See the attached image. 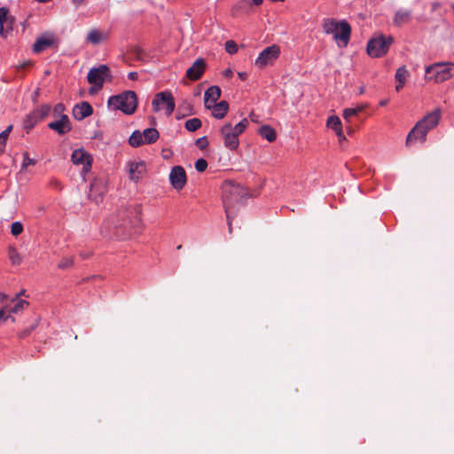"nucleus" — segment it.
<instances>
[{
  "instance_id": "29",
  "label": "nucleus",
  "mask_w": 454,
  "mask_h": 454,
  "mask_svg": "<svg viewBox=\"0 0 454 454\" xmlns=\"http://www.w3.org/2000/svg\"><path fill=\"white\" fill-rule=\"evenodd\" d=\"M12 125H9L4 131L0 133V156L4 153L6 142L9 137L11 131L12 130Z\"/></svg>"
},
{
  "instance_id": "5",
  "label": "nucleus",
  "mask_w": 454,
  "mask_h": 454,
  "mask_svg": "<svg viewBox=\"0 0 454 454\" xmlns=\"http://www.w3.org/2000/svg\"><path fill=\"white\" fill-rule=\"evenodd\" d=\"M108 106L111 111L120 110L122 114H134L137 106V94L132 90H126L112 96L108 99Z\"/></svg>"
},
{
  "instance_id": "51",
  "label": "nucleus",
  "mask_w": 454,
  "mask_h": 454,
  "mask_svg": "<svg viewBox=\"0 0 454 454\" xmlns=\"http://www.w3.org/2000/svg\"><path fill=\"white\" fill-rule=\"evenodd\" d=\"M31 65V62H24L21 66L19 67V68L24 69L30 67Z\"/></svg>"
},
{
  "instance_id": "34",
  "label": "nucleus",
  "mask_w": 454,
  "mask_h": 454,
  "mask_svg": "<svg viewBox=\"0 0 454 454\" xmlns=\"http://www.w3.org/2000/svg\"><path fill=\"white\" fill-rule=\"evenodd\" d=\"M129 53L132 56L133 59L137 60L142 59L144 55L143 50L137 45L132 46L129 49Z\"/></svg>"
},
{
  "instance_id": "59",
  "label": "nucleus",
  "mask_w": 454,
  "mask_h": 454,
  "mask_svg": "<svg viewBox=\"0 0 454 454\" xmlns=\"http://www.w3.org/2000/svg\"><path fill=\"white\" fill-rule=\"evenodd\" d=\"M438 5H439L438 4H433V9L435 10L438 7Z\"/></svg>"
},
{
  "instance_id": "39",
  "label": "nucleus",
  "mask_w": 454,
  "mask_h": 454,
  "mask_svg": "<svg viewBox=\"0 0 454 454\" xmlns=\"http://www.w3.org/2000/svg\"><path fill=\"white\" fill-rule=\"evenodd\" d=\"M207 168V162L204 159H199L195 161V169L198 172H204Z\"/></svg>"
},
{
  "instance_id": "49",
  "label": "nucleus",
  "mask_w": 454,
  "mask_h": 454,
  "mask_svg": "<svg viewBox=\"0 0 454 454\" xmlns=\"http://www.w3.org/2000/svg\"><path fill=\"white\" fill-rule=\"evenodd\" d=\"M342 114H357V110L355 109V108H345L343 110Z\"/></svg>"
},
{
  "instance_id": "10",
  "label": "nucleus",
  "mask_w": 454,
  "mask_h": 454,
  "mask_svg": "<svg viewBox=\"0 0 454 454\" xmlns=\"http://www.w3.org/2000/svg\"><path fill=\"white\" fill-rule=\"evenodd\" d=\"M159 137V131L154 128H147L143 131L135 130L129 138V144L132 147H139L155 143Z\"/></svg>"
},
{
  "instance_id": "52",
  "label": "nucleus",
  "mask_w": 454,
  "mask_h": 454,
  "mask_svg": "<svg viewBox=\"0 0 454 454\" xmlns=\"http://www.w3.org/2000/svg\"><path fill=\"white\" fill-rule=\"evenodd\" d=\"M252 5L254 4L256 6L261 5L263 2V0H251Z\"/></svg>"
},
{
  "instance_id": "31",
  "label": "nucleus",
  "mask_w": 454,
  "mask_h": 454,
  "mask_svg": "<svg viewBox=\"0 0 454 454\" xmlns=\"http://www.w3.org/2000/svg\"><path fill=\"white\" fill-rule=\"evenodd\" d=\"M8 257L12 265H20L22 262V258L14 247H10L8 249Z\"/></svg>"
},
{
  "instance_id": "8",
  "label": "nucleus",
  "mask_w": 454,
  "mask_h": 454,
  "mask_svg": "<svg viewBox=\"0 0 454 454\" xmlns=\"http://www.w3.org/2000/svg\"><path fill=\"white\" fill-rule=\"evenodd\" d=\"M393 43L392 35H377L369 40L366 47L367 53L372 58H381L387 53Z\"/></svg>"
},
{
  "instance_id": "41",
  "label": "nucleus",
  "mask_w": 454,
  "mask_h": 454,
  "mask_svg": "<svg viewBox=\"0 0 454 454\" xmlns=\"http://www.w3.org/2000/svg\"><path fill=\"white\" fill-rule=\"evenodd\" d=\"M179 109L182 111L190 112V114H191L192 112V105L189 100L184 99L180 104Z\"/></svg>"
},
{
  "instance_id": "36",
  "label": "nucleus",
  "mask_w": 454,
  "mask_h": 454,
  "mask_svg": "<svg viewBox=\"0 0 454 454\" xmlns=\"http://www.w3.org/2000/svg\"><path fill=\"white\" fill-rule=\"evenodd\" d=\"M225 51L229 54H235L238 52V44L233 40H229L225 43Z\"/></svg>"
},
{
  "instance_id": "40",
  "label": "nucleus",
  "mask_w": 454,
  "mask_h": 454,
  "mask_svg": "<svg viewBox=\"0 0 454 454\" xmlns=\"http://www.w3.org/2000/svg\"><path fill=\"white\" fill-rule=\"evenodd\" d=\"M14 22H15V18L11 16L9 17L8 20L6 21L5 23V26H4V37H6L7 35L12 31L13 29V25H14Z\"/></svg>"
},
{
  "instance_id": "13",
  "label": "nucleus",
  "mask_w": 454,
  "mask_h": 454,
  "mask_svg": "<svg viewBox=\"0 0 454 454\" xmlns=\"http://www.w3.org/2000/svg\"><path fill=\"white\" fill-rule=\"evenodd\" d=\"M110 74V69L106 65H101L97 68H91L87 75L88 82L101 89L105 82V78Z\"/></svg>"
},
{
  "instance_id": "28",
  "label": "nucleus",
  "mask_w": 454,
  "mask_h": 454,
  "mask_svg": "<svg viewBox=\"0 0 454 454\" xmlns=\"http://www.w3.org/2000/svg\"><path fill=\"white\" fill-rule=\"evenodd\" d=\"M72 114H93V108L86 101L80 102L73 107Z\"/></svg>"
},
{
  "instance_id": "54",
  "label": "nucleus",
  "mask_w": 454,
  "mask_h": 454,
  "mask_svg": "<svg viewBox=\"0 0 454 454\" xmlns=\"http://www.w3.org/2000/svg\"><path fill=\"white\" fill-rule=\"evenodd\" d=\"M75 116V119L78 120V121H82L83 120L84 117H86L87 115L85 114H82V115H74Z\"/></svg>"
},
{
  "instance_id": "47",
  "label": "nucleus",
  "mask_w": 454,
  "mask_h": 454,
  "mask_svg": "<svg viewBox=\"0 0 454 454\" xmlns=\"http://www.w3.org/2000/svg\"><path fill=\"white\" fill-rule=\"evenodd\" d=\"M128 78L131 81H136L138 78V74L137 72H130L128 74Z\"/></svg>"
},
{
  "instance_id": "32",
  "label": "nucleus",
  "mask_w": 454,
  "mask_h": 454,
  "mask_svg": "<svg viewBox=\"0 0 454 454\" xmlns=\"http://www.w3.org/2000/svg\"><path fill=\"white\" fill-rule=\"evenodd\" d=\"M211 110H213V114H227L229 104L226 100H222L216 103Z\"/></svg>"
},
{
  "instance_id": "60",
  "label": "nucleus",
  "mask_w": 454,
  "mask_h": 454,
  "mask_svg": "<svg viewBox=\"0 0 454 454\" xmlns=\"http://www.w3.org/2000/svg\"><path fill=\"white\" fill-rule=\"evenodd\" d=\"M184 116H185L184 114L177 115V119H180V117H184Z\"/></svg>"
},
{
  "instance_id": "35",
  "label": "nucleus",
  "mask_w": 454,
  "mask_h": 454,
  "mask_svg": "<svg viewBox=\"0 0 454 454\" xmlns=\"http://www.w3.org/2000/svg\"><path fill=\"white\" fill-rule=\"evenodd\" d=\"M37 326V319H35V321L27 327L23 329L20 332L19 336L20 338H26L27 337Z\"/></svg>"
},
{
  "instance_id": "16",
  "label": "nucleus",
  "mask_w": 454,
  "mask_h": 454,
  "mask_svg": "<svg viewBox=\"0 0 454 454\" xmlns=\"http://www.w3.org/2000/svg\"><path fill=\"white\" fill-rule=\"evenodd\" d=\"M207 68V64L204 59L200 58L196 59L191 67L186 70L185 76L190 81L195 82L200 80Z\"/></svg>"
},
{
  "instance_id": "25",
  "label": "nucleus",
  "mask_w": 454,
  "mask_h": 454,
  "mask_svg": "<svg viewBox=\"0 0 454 454\" xmlns=\"http://www.w3.org/2000/svg\"><path fill=\"white\" fill-rule=\"evenodd\" d=\"M54 43L53 39L50 37L41 36L36 39L33 45V51L35 53H40L43 51L45 49L52 46Z\"/></svg>"
},
{
  "instance_id": "23",
  "label": "nucleus",
  "mask_w": 454,
  "mask_h": 454,
  "mask_svg": "<svg viewBox=\"0 0 454 454\" xmlns=\"http://www.w3.org/2000/svg\"><path fill=\"white\" fill-rule=\"evenodd\" d=\"M108 37V33H104L97 28H94L89 32L86 41L93 45H97L101 42L107 40Z\"/></svg>"
},
{
  "instance_id": "2",
  "label": "nucleus",
  "mask_w": 454,
  "mask_h": 454,
  "mask_svg": "<svg viewBox=\"0 0 454 454\" xmlns=\"http://www.w3.org/2000/svg\"><path fill=\"white\" fill-rule=\"evenodd\" d=\"M322 28L327 35H332L340 47H346L351 36V26L346 20H337L333 18L324 19Z\"/></svg>"
},
{
  "instance_id": "3",
  "label": "nucleus",
  "mask_w": 454,
  "mask_h": 454,
  "mask_svg": "<svg viewBox=\"0 0 454 454\" xmlns=\"http://www.w3.org/2000/svg\"><path fill=\"white\" fill-rule=\"evenodd\" d=\"M246 195L247 192L239 184H235L231 182H226L223 185V202L230 233L232 231V207L234 204L239 203Z\"/></svg>"
},
{
  "instance_id": "1",
  "label": "nucleus",
  "mask_w": 454,
  "mask_h": 454,
  "mask_svg": "<svg viewBox=\"0 0 454 454\" xmlns=\"http://www.w3.org/2000/svg\"><path fill=\"white\" fill-rule=\"evenodd\" d=\"M142 206L131 204L120 208L117 213L104 222L101 232L109 238L129 239L142 230Z\"/></svg>"
},
{
  "instance_id": "50",
  "label": "nucleus",
  "mask_w": 454,
  "mask_h": 454,
  "mask_svg": "<svg viewBox=\"0 0 454 454\" xmlns=\"http://www.w3.org/2000/svg\"><path fill=\"white\" fill-rule=\"evenodd\" d=\"M238 74L239 77L243 81H245L247 78V74L245 72L239 73Z\"/></svg>"
},
{
  "instance_id": "22",
  "label": "nucleus",
  "mask_w": 454,
  "mask_h": 454,
  "mask_svg": "<svg viewBox=\"0 0 454 454\" xmlns=\"http://www.w3.org/2000/svg\"><path fill=\"white\" fill-rule=\"evenodd\" d=\"M252 7L251 0H239L231 8V16L239 17L241 14H247Z\"/></svg>"
},
{
  "instance_id": "14",
  "label": "nucleus",
  "mask_w": 454,
  "mask_h": 454,
  "mask_svg": "<svg viewBox=\"0 0 454 454\" xmlns=\"http://www.w3.org/2000/svg\"><path fill=\"white\" fill-rule=\"evenodd\" d=\"M71 160L74 165H81L82 167L83 172H88L90 170L92 158L90 154H89L82 148L75 149L72 153Z\"/></svg>"
},
{
  "instance_id": "45",
  "label": "nucleus",
  "mask_w": 454,
  "mask_h": 454,
  "mask_svg": "<svg viewBox=\"0 0 454 454\" xmlns=\"http://www.w3.org/2000/svg\"><path fill=\"white\" fill-rule=\"evenodd\" d=\"M7 312L6 308L0 309V320H6L9 317V316L6 315Z\"/></svg>"
},
{
  "instance_id": "15",
  "label": "nucleus",
  "mask_w": 454,
  "mask_h": 454,
  "mask_svg": "<svg viewBox=\"0 0 454 454\" xmlns=\"http://www.w3.org/2000/svg\"><path fill=\"white\" fill-rule=\"evenodd\" d=\"M169 181L174 189L182 190L187 181L184 168L181 166L173 167L169 174Z\"/></svg>"
},
{
  "instance_id": "30",
  "label": "nucleus",
  "mask_w": 454,
  "mask_h": 454,
  "mask_svg": "<svg viewBox=\"0 0 454 454\" xmlns=\"http://www.w3.org/2000/svg\"><path fill=\"white\" fill-rule=\"evenodd\" d=\"M9 17V9L6 7L0 8V35L4 36V26Z\"/></svg>"
},
{
  "instance_id": "61",
  "label": "nucleus",
  "mask_w": 454,
  "mask_h": 454,
  "mask_svg": "<svg viewBox=\"0 0 454 454\" xmlns=\"http://www.w3.org/2000/svg\"><path fill=\"white\" fill-rule=\"evenodd\" d=\"M176 248L177 249H181L182 248V245H179Z\"/></svg>"
},
{
  "instance_id": "37",
  "label": "nucleus",
  "mask_w": 454,
  "mask_h": 454,
  "mask_svg": "<svg viewBox=\"0 0 454 454\" xmlns=\"http://www.w3.org/2000/svg\"><path fill=\"white\" fill-rule=\"evenodd\" d=\"M23 231V225L20 222H14L11 225V233L13 236H18Z\"/></svg>"
},
{
  "instance_id": "43",
  "label": "nucleus",
  "mask_w": 454,
  "mask_h": 454,
  "mask_svg": "<svg viewBox=\"0 0 454 454\" xmlns=\"http://www.w3.org/2000/svg\"><path fill=\"white\" fill-rule=\"evenodd\" d=\"M195 144L200 150H204L208 145V142L206 137L198 138Z\"/></svg>"
},
{
  "instance_id": "18",
  "label": "nucleus",
  "mask_w": 454,
  "mask_h": 454,
  "mask_svg": "<svg viewBox=\"0 0 454 454\" xmlns=\"http://www.w3.org/2000/svg\"><path fill=\"white\" fill-rule=\"evenodd\" d=\"M221 97V89L218 86H210L204 93L205 107L211 110Z\"/></svg>"
},
{
  "instance_id": "38",
  "label": "nucleus",
  "mask_w": 454,
  "mask_h": 454,
  "mask_svg": "<svg viewBox=\"0 0 454 454\" xmlns=\"http://www.w3.org/2000/svg\"><path fill=\"white\" fill-rule=\"evenodd\" d=\"M35 162L36 161L34 159H31L29 157L27 153H25L23 154V161H22V165H21V170L26 169L30 165H35Z\"/></svg>"
},
{
  "instance_id": "12",
  "label": "nucleus",
  "mask_w": 454,
  "mask_h": 454,
  "mask_svg": "<svg viewBox=\"0 0 454 454\" xmlns=\"http://www.w3.org/2000/svg\"><path fill=\"white\" fill-rule=\"evenodd\" d=\"M280 52V47L277 44L265 48L255 59V66L263 68L269 65H272L279 57Z\"/></svg>"
},
{
  "instance_id": "4",
  "label": "nucleus",
  "mask_w": 454,
  "mask_h": 454,
  "mask_svg": "<svg viewBox=\"0 0 454 454\" xmlns=\"http://www.w3.org/2000/svg\"><path fill=\"white\" fill-rule=\"evenodd\" d=\"M249 121L247 118H244L235 125L231 123L224 124L220 129L224 146L231 151H236L239 145V137L246 130Z\"/></svg>"
},
{
  "instance_id": "20",
  "label": "nucleus",
  "mask_w": 454,
  "mask_h": 454,
  "mask_svg": "<svg viewBox=\"0 0 454 454\" xmlns=\"http://www.w3.org/2000/svg\"><path fill=\"white\" fill-rule=\"evenodd\" d=\"M106 192V187L98 180H94L90 184V189L89 192V198L98 203L102 200L103 194Z\"/></svg>"
},
{
  "instance_id": "6",
  "label": "nucleus",
  "mask_w": 454,
  "mask_h": 454,
  "mask_svg": "<svg viewBox=\"0 0 454 454\" xmlns=\"http://www.w3.org/2000/svg\"><path fill=\"white\" fill-rule=\"evenodd\" d=\"M439 115H424L415 127L410 131L406 138V144L410 145L414 141H425L427 133L437 126Z\"/></svg>"
},
{
  "instance_id": "19",
  "label": "nucleus",
  "mask_w": 454,
  "mask_h": 454,
  "mask_svg": "<svg viewBox=\"0 0 454 454\" xmlns=\"http://www.w3.org/2000/svg\"><path fill=\"white\" fill-rule=\"evenodd\" d=\"M49 128L58 132L59 135H63L71 130L72 127L68 120V115H61L59 120L50 122Z\"/></svg>"
},
{
  "instance_id": "11",
  "label": "nucleus",
  "mask_w": 454,
  "mask_h": 454,
  "mask_svg": "<svg viewBox=\"0 0 454 454\" xmlns=\"http://www.w3.org/2000/svg\"><path fill=\"white\" fill-rule=\"evenodd\" d=\"M342 116L344 118V123H342L338 115H330L326 122L327 127L336 133L340 142H342L343 140L346 139L343 134V125L345 126V129L348 134H351L353 132V129L349 125L351 121V117L353 115Z\"/></svg>"
},
{
  "instance_id": "56",
  "label": "nucleus",
  "mask_w": 454,
  "mask_h": 454,
  "mask_svg": "<svg viewBox=\"0 0 454 454\" xmlns=\"http://www.w3.org/2000/svg\"><path fill=\"white\" fill-rule=\"evenodd\" d=\"M35 1L38 3H47V2H50L51 0H35Z\"/></svg>"
},
{
  "instance_id": "44",
  "label": "nucleus",
  "mask_w": 454,
  "mask_h": 454,
  "mask_svg": "<svg viewBox=\"0 0 454 454\" xmlns=\"http://www.w3.org/2000/svg\"><path fill=\"white\" fill-rule=\"evenodd\" d=\"M65 110H66L65 106L61 103H59L54 106L52 114H63L65 112Z\"/></svg>"
},
{
  "instance_id": "7",
  "label": "nucleus",
  "mask_w": 454,
  "mask_h": 454,
  "mask_svg": "<svg viewBox=\"0 0 454 454\" xmlns=\"http://www.w3.org/2000/svg\"><path fill=\"white\" fill-rule=\"evenodd\" d=\"M454 76V63L438 62L426 67V79L443 82Z\"/></svg>"
},
{
  "instance_id": "17",
  "label": "nucleus",
  "mask_w": 454,
  "mask_h": 454,
  "mask_svg": "<svg viewBox=\"0 0 454 454\" xmlns=\"http://www.w3.org/2000/svg\"><path fill=\"white\" fill-rule=\"evenodd\" d=\"M129 177L131 181L137 182L146 171L144 160H129L127 163Z\"/></svg>"
},
{
  "instance_id": "24",
  "label": "nucleus",
  "mask_w": 454,
  "mask_h": 454,
  "mask_svg": "<svg viewBox=\"0 0 454 454\" xmlns=\"http://www.w3.org/2000/svg\"><path fill=\"white\" fill-rule=\"evenodd\" d=\"M257 132L262 138L266 139L270 143L274 142L277 138L276 130L268 124L259 127Z\"/></svg>"
},
{
  "instance_id": "33",
  "label": "nucleus",
  "mask_w": 454,
  "mask_h": 454,
  "mask_svg": "<svg viewBox=\"0 0 454 454\" xmlns=\"http://www.w3.org/2000/svg\"><path fill=\"white\" fill-rule=\"evenodd\" d=\"M201 127V121L198 118L188 120L185 122V128L189 131H195Z\"/></svg>"
},
{
  "instance_id": "55",
  "label": "nucleus",
  "mask_w": 454,
  "mask_h": 454,
  "mask_svg": "<svg viewBox=\"0 0 454 454\" xmlns=\"http://www.w3.org/2000/svg\"><path fill=\"white\" fill-rule=\"evenodd\" d=\"M6 298V295L4 294H0V301H4V300Z\"/></svg>"
},
{
  "instance_id": "46",
  "label": "nucleus",
  "mask_w": 454,
  "mask_h": 454,
  "mask_svg": "<svg viewBox=\"0 0 454 454\" xmlns=\"http://www.w3.org/2000/svg\"><path fill=\"white\" fill-rule=\"evenodd\" d=\"M51 112V106L49 105H43L42 107H41V112L40 114H49Z\"/></svg>"
},
{
  "instance_id": "57",
  "label": "nucleus",
  "mask_w": 454,
  "mask_h": 454,
  "mask_svg": "<svg viewBox=\"0 0 454 454\" xmlns=\"http://www.w3.org/2000/svg\"><path fill=\"white\" fill-rule=\"evenodd\" d=\"M431 114H441L440 110L439 109H435L434 111H433Z\"/></svg>"
},
{
  "instance_id": "48",
  "label": "nucleus",
  "mask_w": 454,
  "mask_h": 454,
  "mask_svg": "<svg viewBox=\"0 0 454 454\" xmlns=\"http://www.w3.org/2000/svg\"><path fill=\"white\" fill-rule=\"evenodd\" d=\"M223 75L226 78H231L233 75V72L231 68H227L223 71Z\"/></svg>"
},
{
  "instance_id": "42",
  "label": "nucleus",
  "mask_w": 454,
  "mask_h": 454,
  "mask_svg": "<svg viewBox=\"0 0 454 454\" xmlns=\"http://www.w3.org/2000/svg\"><path fill=\"white\" fill-rule=\"evenodd\" d=\"M73 259L72 258H63L59 262V268L60 269H67L68 267H70L71 265H73Z\"/></svg>"
},
{
  "instance_id": "9",
  "label": "nucleus",
  "mask_w": 454,
  "mask_h": 454,
  "mask_svg": "<svg viewBox=\"0 0 454 454\" xmlns=\"http://www.w3.org/2000/svg\"><path fill=\"white\" fill-rule=\"evenodd\" d=\"M152 107L154 112L173 114L176 107V102L172 92L169 90H164L156 93L152 100Z\"/></svg>"
},
{
  "instance_id": "58",
  "label": "nucleus",
  "mask_w": 454,
  "mask_h": 454,
  "mask_svg": "<svg viewBox=\"0 0 454 454\" xmlns=\"http://www.w3.org/2000/svg\"><path fill=\"white\" fill-rule=\"evenodd\" d=\"M217 119H223L225 115H214Z\"/></svg>"
},
{
  "instance_id": "26",
  "label": "nucleus",
  "mask_w": 454,
  "mask_h": 454,
  "mask_svg": "<svg viewBox=\"0 0 454 454\" xmlns=\"http://www.w3.org/2000/svg\"><path fill=\"white\" fill-rule=\"evenodd\" d=\"M28 305L25 300L20 299L18 296L12 299L11 303L6 306L8 313H18Z\"/></svg>"
},
{
  "instance_id": "53",
  "label": "nucleus",
  "mask_w": 454,
  "mask_h": 454,
  "mask_svg": "<svg viewBox=\"0 0 454 454\" xmlns=\"http://www.w3.org/2000/svg\"><path fill=\"white\" fill-rule=\"evenodd\" d=\"M73 3L76 5V6H79L82 4L85 3V0H73Z\"/></svg>"
},
{
  "instance_id": "21",
  "label": "nucleus",
  "mask_w": 454,
  "mask_h": 454,
  "mask_svg": "<svg viewBox=\"0 0 454 454\" xmlns=\"http://www.w3.org/2000/svg\"><path fill=\"white\" fill-rule=\"evenodd\" d=\"M411 20V11L410 10H398L395 12L393 17V24L395 27H402L410 23Z\"/></svg>"
},
{
  "instance_id": "27",
  "label": "nucleus",
  "mask_w": 454,
  "mask_h": 454,
  "mask_svg": "<svg viewBox=\"0 0 454 454\" xmlns=\"http://www.w3.org/2000/svg\"><path fill=\"white\" fill-rule=\"evenodd\" d=\"M407 74H408V71L404 66L399 67L396 70L395 75V80L398 82V84L395 87L396 90H399L400 89H402L403 87Z\"/></svg>"
}]
</instances>
